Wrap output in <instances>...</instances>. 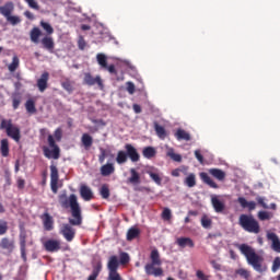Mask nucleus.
Masks as SVG:
<instances>
[{"mask_svg": "<svg viewBox=\"0 0 280 280\" xmlns=\"http://www.w3.org/2000/svg\"><path fill=\"white\" fill-rule=\"evenodd\" d=\"M59 203L63 209L70 207L72 219H69V223H65L60 228L59 233L67 242H71L75 236V229L72 226H80L82 224V210L74 194L70 195L68 199L67 194L59 195Z\"/></svg>", "mask_w": 280, "mask_h": 280, "instance_id": "1", "label": "nucleus"}, {"mask_svg": "<svg viewBox=\"0 0 280 280\" xmlns=\"http://www.w3.org/2000/svg\"><path fill=\"white\" fill-rule=\"evenodd\" d=\"M241 254L246 258L248 266L258 273H265L268 270V266L265 264L264 256L256 253L255 248L247 244L237 245Z\"/></svg>", "mask_w": 280, "mask_h": 280, "instance_id": "2", "label": "nucleus"}, {"mask_svg": "<svg viewBox=\"0 0 280 280\" xmlns=\"http://www.w3.org/2000/svg\"><path fill=\"white\" fill-rule=\"evenodd\" d=\"M150 259L151 262L147 264L144 268L147 276L154 278L163 277V269L161 268L162 261L158 249L151 252Z\"/></svg>", "mask_w": 280, "mask_h": 280, "instance_id": "3", "label": "nucleus"}, {"mask_svg": "<svg viewBox=\"0 0 280 280\" xmlns=\"http://www.w3.org/2000/svg\"><path fill=\"white\" fill-rule=\"evenodd\" d=\"M125 150H119L117 152V156H116V162L121 165L125 164L128 161V158L132 161V162H138L140 160V154L138 153L137 149L130 144L127 143L125 144Z\"/></svg>", "mask_w": 280, "mask_h": 280, "instance_id": "4", "label": "nucleus"}, {"mask_svg": "<svg viewBox=\"0 0 280 280\" xmlns=\"http://www.w3.org/2000/svg\"><path fill=\"white\" fill-rule=\"evenodd\" d=\"M238 224L247 233H255V235L260 233V224L252 214H241Z\"/></svg>", "mask_w": 280, "mask_h": 280, "instance_id": "5", "label": "nucleus"}, {"mask_svg": "<svg viewBox=\"0 0 280 280\" xmlns=\"http://www.w3.org/2000/svg\"><path fill=\"white\" fill-rule=\"evenodd\" d=\"M0 129L5 130L7 136L13 139L16 143L21 142V128L12 124V119H2Z\"/></svg>", "mask_w": 280, "mask_h": 280, "instance_id": "6", "label": "nucleus"}, {"mask_svg": "<svg viewBox=\"0 0 280 280\" xmlns=\"http://www.w3.org/2000/svg\"><path fill=\"white\" fill-rule=\"evenodd\" d=\"M42 150L47 159H60V147L56 143V139L52 135L48 136V147L44 145Z\"/></svg>", "mask_w": 280, "mask_h": 280, "instance_id": "7", "label": "nucleus"}, {"mask_svg": "<svg viewBox=\"0 0 280 280\" xmlns=\"http://www.w3.org/2000/svg\"><path fill=\"white\" fill-rule=\"evenodd\" d=\"M118 258L117 256H110L108 264H107V269H108V277L107 280H122L120 275L118 273Z\"/></svg>", "mask_w": 280, "mask_h": 280, "instance_id": "8", "label": "nucleus"}, {"mask_svg": "<svg viewBox=\"0 0 280 280\" xmlns=\"http://www.w3.org/2000/svg\"><path fill=\"white\" fill-rule=\"evenodd\" d=\"M60 175L58 174V167L50 165V189L52 194H58V180Z\"/></svg>", "mask_w": 280, "mask_h": 280, "instance_id": "9", "label": "nucleus"}, {"mask_svg": "<svg viewBox=\"0 0 280 280\" xmlns=\"http://www.w3.org/2000/svg\"><path fill=\"white\" fill-rule=\"evenodd\" d=\"M44 248L47 253H58L62 249L60 241L52 238L47 240L44 243Z\"/></svg>", "mask_w": 280, "mask_h": 280, "instance_id": "10", "label": "nucleus"}, {"mask_svg": "<svg viewBox=\"0 0 280 280\" xmlns=\"http://www.w3.org/2000/svg\"><path fill=\"white\" fill-rule=\"evenodd\" d=\"M83 81L85 84H88L90 86L97 84L101 90H103V88H104L100 75H97L96 78H93L90 73H85Z\"/></svg>", "mask_w": 280, "mask_h": 280, "instance_id": "11", "label": "nucleus"}, {"mask_svg": "<svg viewBox=\"0 0 280 280\" xmlns=\"http://www.w3.org/2000/svg\"><path fill=\"white\" fill-rule=\"evenodd\" d=\"M40 220L46 231H54V217H51L48 212H45L40 215Z\"/></svg>", "mask_w": 280, "mask_h": 280, "instance_id": "12", "label": "nucleus"}, {"mask_svg": "<svg viewBox=\"0 0 280 280\" xmlns=\"http://www.w3.org/2000/svg\"><path fill=\"white\" fill-rule=\"evenodd\" d=\"M267 238L272 242L271 248L273 252L280 254V240L275 232H268Z\"/></svg>", "mask_w": 280, "mask_h": 280, "instance_id": "13", "label": "nucleus"}, {"mask_svg": "<svg viewBox=\"0 0 280 280\" xmlns=\"http://www.w3.org/2000/svg\"><path fill=\"white\" fill-rule=\"evenodd\" d=\"M211 205L215 211V213H223L225 211V205L221 201L217 196L211 197Z\"/></svg>", "mask_w": 280, "mask_h": 280, "instance_id": "14", "label": "nucleus"}, {"mask_svg": "<svg viewBox=\"0 0 280 280\" xmlns=\"http://www.w3.org/2000/svg\"><path fill=\"white\" fill-rule=\"evenodd\" d=\"M80 196L83 198V200H85V202H89L94 198L92 189L86 185H82L80 187Z\"/></svg>", "mask_w": 280, "mask_h": 280, "instance_id": "15", "label": "nucleus"}, {"mask_svg": "<svg viewBox=\"0 0 280 280\" xmlns=\"http://www.w3.org/2000/svg\"><path fill=\"white\" fill-rule=\"evenodd\" d=\"M49 82V72H44L40 78L37 80V88L40 92H45L47 90V85Z\"/></svg>", "mask_w": 280, "mask_h": 280, "instance_id": "16", "label": "nucleus"}, {"mask_svg": "<svg viewBox=\"0 0 280 280\" xmlns=\"http://www.w3.org/2000/svg\"><path fill=\"white\" fill-rule=\"evenodd\" d=\"M42 45L50 54H54V49L56 48V43H54V38L51 36H45L42 39Z\"/></svg>", "mask_w": 280, "mask_h": 280, "instance_id": "17", "label": "nucleus"}, {"mask_svg": "<svg viewBox=\"0 0 280 280\" xmlns=\"http://www.w3.org/2000/svg\"><path fill=\"white\" fill-rule=\"evenodd\" d=\"M237 202L241 205L242 209H248V211H255L257 207L255 201H247L244 197H240Z\"/></svg>", "mask_w": 280, "mask_h": 280, "instance_id": "18", "label": "nucleus"}, {"mask_svg": "<svg viewBox=\"0 0 280 280\" xmlns=\"http://www.w3.org/2000/svg\"><path fill=\"white\" fill-rule=\"evenodd\" d=\"M176 244L180 247V248H194L195 247V243L190 237H178L176 240Z\"/></svg>", "mask_w": 280, "mask_h": 280, "instance_id": "19", "label": "nucleus"}, {"mask_svg": "<svg viewBox=\"0 0 280 280\" xmlns=\"http://www.w3.org/2000/svg\"><path fill=\"white\" fill-rule=\"evenodd\" d=\"M200 178L205 185H209L212 189H219V185L207 173H200Z\"/></svg>", "mask_w": 280, "mask_h": 280, "instance_id": "20", "label": "nucleus"}, {"mask_svg": "<svg viewBox=\"0 0 280 280\" xmlns=\"http://www.w3.org/2000/svg\"><path fill=\"white\" fill-rule=\"evenodd\" d=\"M14 11V4L12 2H8L4 5L0 7V14H2L5 19L12 15Z\"/></svg>", "mask_w": 280, "mask_h": 280, "instance_id": "21", "label": "nucleus"}, {"mask_svg": "<svg viewBox=\"0 0 280 280\" xmlns=\"http://www.w3.org/2000/svg\"><path fill=\"white\" fill-rule=\"evenodd\" d=\"M209 174H211V176H213V178H217V180H220L221 183H223V180H225V172L220 170V168H210L209 170Z\"/></svg>", "mask_w": 280, "mask_h": 280, "instance_id": "22", "label": "nucleus"}, {"mask_svg": "<svg viewBox=\"0 0 280 280\" xmlns=\"http://www.w3.org/2000/svg\"><path fill=\"white\" fill-rule=\"evenodd\" d=\"M0 152L3 158L10 155V141L8 139H2L0 141Z\"/></svg>", "mask_w": 280, "mask_h": 280, "instance_id": "23", "label": "nucleus"}, {"mask_svg": "<svg viewBox=\"0 0 280 280\" xmlns=\"http://www.w3.org/2000/svg\"><path fill=\"white\" fill-rule=\"evenodd\" d=\"M130 185H140L141 179L139 173L135 168H130V177L128 178Z\"/></svg>", "mask_w": 280, "mask_h": 280, "instance_id": "24", "label": "nucleus"}, {"mask_svg": "<svg viewBox=\"0 0 280 280\" xmlns=\"http://www.w3.org/2000/svg\"><path fill=\"white\" fill-rule=\"evenodd\" d=\"M256 201L257 203L262 207V209H272V211H277V205L276 203H271L270 206H268L266 203V198L265 197H261V196H258L256 198Z\"/></svg>", "mask_w": 280, "mask_h": 280, "instance_id": "25", "label": "nucleus"}, {"mask_svg": "<svg viewBox=\"0 0 280 280\" xmlns=\"http://www.w3.org/2000/svg\"><path fill=\"white\" fill-rule=\"evenodd\" d=\"M20 247L27 246V232L25 231V226L20 225Z\"/></svg>", "mask_w": 280, "mask_h": 280, "instance_id": "26", "label": "nucleus"}, {"mask_svg": "<svg viewBox=\"0 0 280 280\" xmlns=\"http://www.w3.org/2000/svg\"><path fill=\"white\" fill-rule=\"evenodd\" d=\"M115 167L112 163H107L101 167V174L102 176H110V174H114Z\"/></svg>", "mask_w": 280, "mask_h": 280, "instance_id": "27", "label": "nucleus"}, {"mask_svg": "<svg viewBox=\"0 0 280 280\" xmlns=\"http://www.w3.org/2000/svg\"><path fill=\"white\" fill-rule=\"evenodd\" d=\"M81 142L85 150H89L93 144V138L89 133H83Z\"/></svg>", "mask_w": 280, "mask_h": 280, "instance_id": "28", "label": "nucleus"}, {"mask_svg": "<svg viewBox=\"0 0 280 280\" xmlns=\"http://www.w3.org/2000/svg\"><path fill=\"white\" fill-rule=\"evenodd\" d=\"M175 137L177 140H185V141H189L191 139L190 135L182 128L177 129Z\"/></svg>", "mask_w": 280, "mask_h": 280, "instance_id": "29", "label": "nucleus"}, {"mask_svg": "<svg viewBox=\"0 0 280 280\" xmlns=\"http://www.w3.org/2000/svg\"><path fill=\"white\" fill-rule=\"evenodd\" d=\"M40 35H43V32L40 31V28L34 27L30 33L31 40L35 44H38V39L40 38Z\"/></svg>", "mask_w": 280, "mask_h": 280, "instance_id": "30", "label": "nucleus"}, {"mask_svg": "<svg viewBox=\"0 0 280 280\" xmlns=\"http://www.w3.org/2000/svg\"><path fill=\"white\" fill-rule=\"evenodd\" d=\"M140 230L138 228H130L127 232V241L132 242L136 237H139Z\"/></svg>", "mask_w": 280, "mask_h": 280, "instance_id": "31", "label": "nucleus"}, {"mask_svg": "<svg viewBox=\"0 0 280 280\" xmlns=\"http://www.w3.org/2000/svg\"><path fill=\"white\" fill-rule=\"evenodd\" d=\"M25 108L28 114H36V101H34V98L27 100Z\"/></svg>", "mask_w": 280, "mask_h": 280, "instance_id": "32", "label": "nucleus"}, {"mask_svg": "<svg viewBox=\"0 0 280 280\" xmlns=\"http://www.w3.org/2000/svg\"><path fill=\"white\" fill-rule=\"evenodd\" d=\"M12 106L13 109H18L21 105V102L23 101V96H21V93H14L12 96Z\"/></svg>", "mask_w": 280, "mask_h": 280, "instance_id": "33", "label": "nucleus"}, {"mask_svg": "<svg viewBox=\"0 0 280 280\" xmlns=\"http://www.w3.org/2000/svg\"><path fill=\"white\" fill-rule=\"evenodd\" d=\"M260 222H266L267 220H272L273 213L269 211H259L257 214Z\"/></svg>", "mask_w": 280, "mask_h": 280, "instance_id": "34", "label": "nucleus"}, {"mask_svg": "<svg viewBox=\"0 0 280 280\" xmlns=\"http://www.w3.org/2000/svg\"><path fill=\"white\" fill-rule=\"evenodd\" d=\"M235 275L240 276L244 280H249L250 279V271L245 269V268L236 269Z\"/></svg>", "mask_w": 280, "mask_h": 280, "instance_id": "35", "label": "nucleus"}, {"mask_svg": "<svg viewBox=\"0 0 280 280\" xmlns=\"http://www.w3.org/2000/svg\"><path fill=\"white\" fill-rule=\"evenodd\" d=\"M142 154H143V156L147 158V159H152V158L155 156L156 151H155V149H154L153 147H145V148L143 149V151H142Z\"/></svg>", "mask_w": 280, "mask_h": 280, "instance_id": "36", "label": "nucleus"}, {"mask_svg": "<svg viewBox=\"0 0 280 280\" xmlns=\"http://www.w3.org/2000/svg\"><path fill=\"white\" fill-rule=\"evenodd\" d=\"M20 63H21V60L19 59V57L18 56H13L12 62L8 67L9 71L10 72L16 71V69H19Z\"/></svg>", "mask_w": 280, "mask_h": 280, "instance_id": "37", "label": "nucleus"}, {"mask_svg": "<svg viewBox=\"0 0 280 280\" xmlns=\"http://www.w3.org/2000/svg\"><path fill=\"white\" fill-rule=\"evenodd\" d=\"M185 185L187 187H196V175L194 173H190L184 180Z\"/></svg>", "mask_w": 280, "mask_h": 280, "instance_id": "38", "label": "nucleus"}, {"mask_svg": "<svg viewBox=\"0 0 280 280\" xmlns=\"http://www.w3.org/2000/svg\"><path fill=\"white\" fill-rule=\"evenodd\" d=\"M100 196H102L103 200H107L109 198L110 191L106 184L102 185V187L100 189Z\"/></svg>", "mask_w": 280, "mask_h": 280, "instance_id": "39", "label": "nucleus"}, {"mask_svg": "<svg viewBox=\"0 0 280 280\" xmlns=\"http://www.w3.org/2000/svg\"><path fill=\"white\" fill-rule=\"evenodd\" d=\"M129 262H130L129 254L125 253V252H121L120 255H119L118 264L121 265V266H126Z\"/></svg>", "mask_w": 280, "mask_h": 280, "instance_id": "40", "label": "nucleus"}, {"mask_svg": "<svg viewBox=\"0 0 280 280\" xmlns=\"http://www.w3.org/2000/svg\"><path fill=\"white\" fill-rule=\"evenodd\" d=\"M13 246L12 242H10V238L8 237H3L1 241H0V248L2 249H11Z\"/></svg>", "mask_w": 280, "mask_h": 280, "instance_id": "41", "label": "nucleus"}, {"mask_svg": "<svg viewBox=\"0 0 280 280\" xmlns=\"http://www.w3.org/2000/svg\"><path fill=\"white\" fill-rule=\"evenodd\" d=\"M97 62L102 68H107V58L104 54H98L96 56Z\"/></svg>", "mask_w": 280, "mask_h": 280, "instance_id": "42", "label": "nucleus"}, {"mask_svg": "<svg viewBox=\"0 0 280 280\" xmlns=\"http://www.w3.org/2000/svg\"><path fill=\"white\" fill-rule=\"evenodd\" d=\"M147 174L152 178L159 186L162 185V179L158 173L148 171Z\"/></svg>", "mask_w": 280, "mask_h": 280, "instance_id": "43", "label": "nucleus"}, {"mask_svg": "<svg viewBox=\"0 0 280 280\" xmlns=\"http://www.w3.org/2000/svg\"><path fill=\"white\" fill-rule=\"evenodd\" d=\"M201 226H203V229H211L212 220L210 218H208L207 215H203L201 218Z\"/></svg>", "mask_w": 280, "mask_h": 280, "instance_id": "44", "label": "nucleus"}, {"mask_svg": "<svg viewBox=\"0 0 280 280\" xmlns=\"http://www.w3.org/2000/svg\"><path fill=\"white\" fill-rule=\"evenodd\" d=\"M40 26L44 28V31H46L48 35L54 34V27H51V24L42 21Z\"/></svg>", "mask_w": 280, "mask_h": 280, "instance_id": "45", "label": "nucleus"}, {"mask_svg": "<svg viewBox=\"0 0 280 280\" xmlns=\"http://www.w3.org/2000/svg\"><path fill=\"white\" fill-rule=\"evenodd\" d=\"M188 167H180V168H175L172 171V176H174L175 178H178L180 176V172H183L184 174H186Z\"/></svg>", "mask_w": 280, "mask_h": 280, "instance_id": "46", "label": "nucleus"}, {"mask_svg": "<svg viewBox=\"0 0 280 280\" xmlns=\"http://www.w3.org/2000/svg\"><path fill=\"white\" fill-rule=\"evenodd\" d=\"M155 131H156V133H158V136H159L160 138H162V139L165 138L166 132H165L164 127H162V126L155 124Z\"/></svg>", "mask_w": 280, "mask_h": 280, "instance_id": "47", "label": "nucleus"}, {"mask_svg": "<svg viewBox=\"0 0 280 280\" xmlns=\"http://www.w3.org/2000/svg\"><path fill=\"white\" fill-rule=\"evenodd\" d=\"M54 139H55V142H60L62 141V128H57L54 132Z\"/></svg>", "mask_w": 280, "mask_h": 280, "instance_id": "48", "label": "nucleus"}, {"mask_svg": "<svg viewBox=\"0 0 280 280\" xmlns=\"http://www.w3.org/2000/svg\"><path fill=\"white\" fill-rule=\"evenodd\" d=\"M8 233V221L0 220V235H5Z\"/></svg>", "mask_w": 280, "mask_h": 280, "instance_id": "49", "label": "nucleus"}, {"mask_svg": "<svg viewBox=\"0 0 280 280\" xmlns=\"http://www.w3.org/2000/svg\"><path fill=\"white\" fill-rule=\"evenodd\" d=\"M280 270V257H276L272 264L271 271L273 273L278 272Z\"/></svg>", "mask_w": 280, "mask_h": 280, "instance_id": "50", "label": "nucleus"}, {"mask_svg": "<svg viewBox=\"0 0 280 280\" xmlns=\"http://www.w3.org/2000/svg\"><path fill=\"white\" fill-rule=\"evenodd\" d=\"M167 155H168L171 159H173L175 162H180V161H182V155L175 153L173 150H170V151L167 152Z\"/></svg>", "mask_w": 280, "mask_h": 280, "instance_id": "51", "label": "nucleus"}, {"mask_svg": "<svg viewBox=\"0 0 280 280\" xmlns=\"http://www.w3.org/2000/svg\"><path fill=\"white\" fill-rule=\"evenodd\" d=\"M7 21L11 24V25H16L19 23H21V18L20 16H12V14L7 18Z\"/></svg>", "mask_w": 280, "mask_h": 280, "instance_id": "52", "label": "nucleus"}, {"mask_svg": "<svg viewBox=\"0 0 280 280\" xmlns=\"http://www.w3.org/2000/svg\"><path fill=\"white\" fill-rule=\"evenodd\" d=\"M162 218L164 219V220H171V218H172V211H171V209H168V208H164V210H163V212H162Z\"/></svg>", "mask_w": 280, "mask_h": 280, "instance_id": "53", "label": "nucleus"}, {"mask_svg": "<svg viewBox=\"0 0 280 280\" xmlns=\"http://www.w3.org/2000/svg\"><path fill=\"white\" fill-rule=\"evenodd\" d=\"M196 277L198 280H210V276L205 275L201 270H197Z\"/></svg>", "mask_w": 280, "mask_h": 280, "instance_id": "54", "label": "nucleus"}, {"mask_svg": "<svg viewBox=\"0 0 280 280\" xmlns=\"http://www.w3.org/2000/svg\"><path fill=\"white\" fill-rule=\"evenodd\" d=\"M61 85L68 92H72L73 91V86H72V84H71V82L69 80L62 82Z\"/></svg>", "mask_w": 280, "mask_h": 280, "instance_id": "55", "label": "nucleus"}, {"mask_svg": "<svg viewBox=\"0 0 280 280\" xmlns=\"http://www.w3.org/2000/svg\"><path fill=\"white\" fill-rule=\"evenodd\" d=\"M101 270H102V262L98 261V262L93 267L92 273L98 277Z\"/></svg>", "mask_w": 280, "mask_h": 280, "instance_id": "56", "label": "nucleus"}, {"mask_svg": "<svg viewBox=\"0 0 280 280\" xmlns=\"http://www.w3.org/2000/svg\"><path fill=\"white\" fill-rule=\"evenodd\" d=\"M100 152L101 153L98 155V162L103 163L105 161L106 156H107V153H106V150L103 149V148L100 149Z\"/></svg>", "mask_w": 280, "mask_h": 280, "instance_id": "57", "label": "nucleus"}, {"mask_svg": "<svg viewBox=\"0 0 280 280\" xmlns=\"http://www.w3.org/2000/svg\"><path fill=\"white\" fill-rule=\"evenodd\" d=\"M85 46H86V43H85L84 38L82 36H80L79 39H78L79 49L84 50Z\"/></svg>", "mask_w": 280, "mask_h": 280, "instance_id": "58", "label": "nucleus"}, {"mask_svg": "<svg viewBox=\"0 0 280 280\" xmlns=\"http://www.w3.org/2000/svg\"><path fill=\"white\" fill-rule=\"evenodd\" d=\"M30 8L34 10H38V3L35 0H24Z\"/></svg>", "mask_w": 280, "mask_h": 280, "instance_id": "59", "label": "nucleus"}, {"mask_svg": "<svg viewBox=\"0 0 280 280\" xmlns=\"http://www.w3.org/2000/svg\"><path fill=\"white\" fill-rule=\"evenodd\" d=\"M18 189H25V179L19 177L16 180Z\"/></svg>", "mask_w": 280, "mask_h": 280, "instance_id": "60", "label": "nucleus"}, {"mask_svg": "<svg viewBox=\"0 0 280 280\" xmlns=\"http://www.w3.org/2000/svg\"><path fill=\"white\" fill-rule=\"evenodd\" d=\"M135 90V84L132 82H127V91L129 92V94H133Z\"/></svg>", "mask_w": 280, "mask_h": 280, "instance_id": "61", "label": "nucleus"}, {"mask_svg": "<svg viewBox=\"0 0 280 280\" xmlns=\"http://www.w3.org/2000/svg\"><path fill=\"white\" fill-rule=\"evenodd\" d=\"M104 69H106L109 73H112V74H117V71H116V69H115V66L114 65H110V66H107V67H105Z\"/></svg>", "mask_w": 280, "mask_h": 280, "instance_id": "62", "label": "nucleus"}, {"mask_svg": "<svg viewBox=\"0 0 280 280\" xmlns=\"http://www.w3.org/2000/svg\"><path fill=\"white\" fill-rule=\"evenodd\" d=\"M195 156H196V159H197L201 164L203 163V156H202V154L200 153L199 150H196V151H195Z\"/></svg>", "mask_w": 280, "mask_h": 280, "instance_id": "63", "label": "nucleus"}, {"mask_svg": "<svg viewBox=\"0 0 280 280\" xmlns=\"http://www.w3.org/2000/svg\"><path fill=\"white\" fill-rule=\"evenodd\" d=\"M211 266L213 267L214 270L220 271L221 270V265L217 260H211Z\"/></svg>", "mask_w": 280, "mask_h": 280, "instance_id": "64", "label": "nucleus"}]
</instances>
